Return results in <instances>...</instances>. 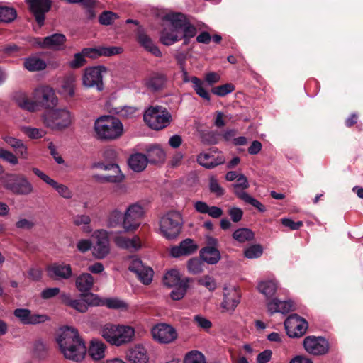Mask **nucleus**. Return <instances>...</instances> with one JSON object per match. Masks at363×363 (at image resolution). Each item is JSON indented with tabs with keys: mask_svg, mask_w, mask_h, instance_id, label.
I'll return each mask as SVG.
<instances>
[{
	"mask_svg": "<svg viewBox=\"0 0 363 363\" xmlns=\"http://www.w3.org/2000/svg\"><path fill=\"white\" fill-rule=\"evenodd\" d=\"M56 341L66 359L79 362L84 359L87 349L76 328L68 326L60 328Z\"/></svg>",
	"mask_w": 363,
	"mask_h": 363,
	"instance_id": "1",
	"label": "nucleus"
},
{
	"mask_svg": "<svg viewBox=\"0 0 363 363\" xmlns=\"http://www.w3.org/2000/svg\"><path fill=\"white\" fill-rule=\"evenodd\" d=\"M257 289L265 297L267 311L270 314L287 313L294 310V305L291 301H281L273 298L278 289V283L275 279H262L258 281Z\"/></svg>",
	"mask_w": 363,
	"mask_h": 363,
	"instance_id": "2",
	"label": "nucleus"
},
{
	"mask_svg": "<svg viewBox=\"0 0 363 363\" xmlns=\"http://www.w3.org/2000/svg\"><path fill=\"white\" fill-rule=\"evenodd\" d=\"M99 333L110 345L119 347L133 342L135 331L130 325L106 323L100 326Z\"/></svg>",
	"mask_w": 363,
	"mask_h": 363,
	"instance_id": "3",
	"label": "nucleus"
},
{
	"mask_svg": "<svg viewBox=\"0 0 363 363\" xmlns=\"http://www.w3.org/2000/svg\"><path fill=\"white\" fill-rule=\"evenodd\" d=\"M74 113L67 108H52L45 111L41 116L45 127L59 132L69 128L74 123Z\"/></svg>",
	"mask_w": 363,
	"mask_h": 363,
	"instance_id": "4",
	"label": "nucleus"
},
{
	"mask_svg": "<svg viewBox=\"0 0 363 363\" xmlns=\"http://www.w3.org/2000/svg\"><path fill=\"white\" fill-rule=\"evenodd\" d=\"M94 133L99 140H114L123 134V125L118 118L102 116L95 120Z\"/></svg>",
	"mask_w": 363,
	"mask_h": 363,
	"instance_id": "5",
	"label": "nucleus"
},
{
	"mask_svg": "<svg viewBox=\"0 0 363 363\" xmlns=\"http://www.w3.org/2000/svg\"><path fill=\"white\" fill-rule=\"evenodd\" d=\"M0 186L16 195L28 196L34 192V187L28 178L20 174H6L0 177Z\"/></svg>",
	"mask_w": 363,
	"mask_h": 363,
	"instance_id": "6",
	"label": "nucleus"
},
{
	"mask_svg": "<svg viewBox=\"0 0 363 363\" xmlns=\"http://www.w3.org/2000/svg\"><path fill=\"white\" fill-rule=\"evenodd\" d=\"M123 52V48L118 46L99 47L98 48H84L80 52L74 55L73 59L69 62L72 69H79L86 63V57L96 58L99 56H113Z\"/></svg>",
	"mask_w": 363,
	"mask_h": 363,
	"instance_id": "7",
	"label": "nucleus"
},
{
	"mask_svg": "<svg viewBox=\"0 0 363 363\" xmlns=\"http://www.w3.org/2000/svg\"><path fill=\"white\" fill-rule=\"evenodd\" d=\"M145 214V206L141 202H135L127 206L123 212V230L125 233L136 231Z\"/></svg>",
	"mask_w": 363,
	"mask_h": 363,
	"instance_id": "8",
	"label": "nucleus"
},
{
	"mask_svg": "<svg viewBox=\"0 0 363 363\" xmlns=\"http://www.w3.org/2000/svg\"><path fill=\"white\" fill-rule=\"evenodd\" d=\"M144 121L152 129L162 130L172 121V115L167 108L162 106H152L147 108L143 116Z\"/></svg>",
	"mask_w": 363,
	"mask_h": 363,
	"instance_id": "9",
	"label": "nucleus"
},
{
	"mask_svg": "<svg viewBox=\"0 0 363 363\" xmlns=\"http://www.w3.org/2000/svg\"><path fill=\"white\" fill-rule=\"evenodd\" d=\"M182 225L181 214L177 211H170L161 218L160 230L165 238L172 240L179 235Z\"/></svg>",
	"mask_w": 363,
	"mask_h": 363,
	"instance_id": "10",
	"label": "nucleus"
},
{
	"mask_svg": "<svg viewBox=\"0 0 363 363\" xmlns=\"http://www.w3.org/2000/svg\"><path fill=\"white\" fill-rule=\"evenodd\" d=\"M106 72V67L102 65L86 67L82 77V85L86 88H96L99 91H102L103 74Z\"/></svg>",
	"mask_w": 363,
	"mask_h": 363,
	"instance_id": "11",
	"label": "nucleus"
},
{
	"mask_svg": "<svg viewBox=\"0 0 363 363\" xmlns=\"http://www.w3.org/2000/svg\"><path fill=\"white\" fill-rule=\"evenodd\" d=\"M108 235V232L104 229L96 230L94 232L92 237L95 242L92 246V255L95 258L102 259L109 254Z\"/></svg>",
	"mask_w": 363,
	"mask_h": 363,
	"instance_id": "12",
	"label": "nucleus"
},
{
	"mask_svg": "<svg viewBox=\"0 0 363 363\" xmlns=\"http://www.w3.org/2000/svg\"><path fill=\"white\" fill-rule=\"evenodd\" d=\"M128 269L133 272L144 284H149L153 277V270L145 265L138 257L133 256L128 259Z\"/></svg>",
	"mask_w": 363,
	"mask_h": 363,
	"instance_id": "13",
	"label": "nucleus"
},
{
	"mask_svg": "<svg viewBox=\"0 0 363 363\" xmlns=\"http://www.w3.org/2000/svg\"><path fill=\"white\" fill-rule=\"evenodd\" d=\"M35 104H38L45 108H50L57 105L58 100L55 92L49 86H40L33 93Z\"/></svg>",
	"mask_w": 363,
	"mask_h": 363,
	"instance_id": "14",
	"label": "nucleus"
},
{
	"mask_svg": "<svg viewBox=\"0 0 363 363\" xmlns=\"http://www.w3.org/2000/svg\"><path fill=\"white\" fill-rule=\"evenodd\" d=\"M284 326L290 337H299L306 332L308 323L298 315L292 314L285 320Z\"/></svg>",
	"mask_w": 363,
	"mask_h": 363,
	"instance_id": "15",
	"label": "nucleus"
},
{
	"mask_svg": "<svg viewBox=\"0 0 363 363\" xmlns=\"http://www.w3.org/2000/svg\"><path fill=\"white\" fill-rule=\"evenodd\" d=\"M153 339L163 344H168L174 341L177 337L176 330L171 325L165 323H160L151 330Z\"/></svg>",
	"mask_w": 363,
	"mask_h": 363,
	"instance_id": "16",
	"label": "nucleus"
},
{
	"mask_svg": "<svg viewBox=\"0 0 363 363\" xmlns=\"http://www.w3.org/2000/svg\"><path fill=\"white\" fill-rule=\"evenodd\" d=\"M206 246L200 251L201 258L209 264L218 263L221 257L219 250L217 249V239L212 236L206 235Z\"/></svg>",
	"mask_w": 363,
	"mask_h": 363,
	"instance_id": "17",
	"label": "nucleus"
},
{
	"mask_svg": "<svg viewBox=\"0 0 363 363\" xmlns=\"http://www.w3.org/2000/svg\"><path fill=\"white\" fill-rule=\"evenodd\" d=\"M174 17V13L166 16V19L169 22V25L163 29L160 35L161 43L167 46L182 39L179 28H177L173 21Z\"/></svg>",
	"mask_w": 363,
	"mask_h": 363,
	"instance_id": "18",
	"label": "nucleus"
},
{
	"mask_svg": "<svg viewBox=\"0 0 363 363\" xmlns=\"http://www.w3.org/2000/svg\"><path fill=\"white\" fill-rule=\"evenodd\" d=\"M306 351L313 355H323L329 350L328 342L323 337L308 336L304 339Z\"/></svg>",
	"mask_w": 363,
	"mask_h": 363,
	"instance_id": "19",
	"label": "nucleus"
},
{
	"mask_svg": "<svg viewBox=\"0 0 363 363\" xmlns=\"http://www.w3.org/2000/svg\"><path fill=\"white\" fill-rule=\"evenodd\" d=\"M173 21L177 28H179V33L182 38L185 40V43H188L189 39L194 37L196 34V29L187 19L186 16L182 13H174Z\"/></svg>",
	"mask_w": 363,
	"mask_h": 363,
	"instance_id": "20",
	"label": "nucleus"
},
{
	"mask_svg": "<svg viewBox=\"0 0 363 363\" xmlns=\"http://www.w3.org/2000/svg\"><path fill=\"white\" fill-rule=\"evenodd\" d=\"M240 300V294L235 286H225L223 289V300L221 307L223 311L233 312Z\"/></svg>",
	"mask_w": 363,
	"mask_h": 363,
	"instance_id": "21",
	"label": "nucleus"
},
{
	"mask_svg": "<svg viewBox=\"0 0 363 363\" xmlns=\"http://www.w3.org/2000/svg\"><path fill=\"white\" fill-rule=\"evenodd\" d=\"M30 11L34 15L40 26L43 25L45 14L50 10L51 2L50 0H26Z\"/></svg>",
	"mask_w": 363,
	"mask_h": 363,
	"instance_id": "22",
	"label": "nucleus"
},
{
	"mask_svg": "<svg viewBox=\"0 0 363 363\" xmlns=\"http://www.w3.org/2000/svg\"><path fill=\"white\" fill-rule=\"evenodd\" d=\"M13 314L24 325H35L48 320L47 315L32 313L30 310L26 308H17L13 311Z\"/></svg>",
	"mask_w": 363,
	"mask_h": 363,
	"instance_id": "23",
	"label": "nucleus"
},
{
	"mask_svg": "<svg viewBox=\"0 0 363 363\" xmlns=\"http://www.w3.org/2000/svg\"><path fill=\"white\" fill-rule=\"evenodd\" d=\"M113 241L118 247L131 251H137L141 247L140 240L138 236L129 238L123 235L121 232L113 234Z\"/></svg>",
	"mask_w": 363,
	"mask_h": 363,
	"instance_id": "24",
	"label": "nucleus"
},
{
	"mask_svg": "<svg viewBox=\"0 0 363 363\" xmlns=\"http://www.w3.org/2000/svg\"><path fill=\"white\" fill-rule=\"evenodd\" d=\"M48 277L55 279H67L72 275V270L69 264H52L47 267Z\"/></svg>",
	"mask_w": 363,
	"mask_h": 363,
	"instance_id": "25",
	"label": "nucleus"
},
{
	"mask_svg": "<svg viewBox=\"0 0 363 363\" xmlns=\"http://www.w3.org/2000/svg\"><path fill=\"white\" fill-rule=\"evenodd\" d=\"M199 164L206 168H213L216 166L223 164L225 157L220 153H201L198 157Z\"/></svg>",
	"mask_w": 363,
	"mask_h": 363,
	"instance_id": "26",
	"label": "nucleus"
},
{
	"mask_svg": "<svg viewBox=\"0 0 363 363\" xmlns=\"http://www.w3.org/2000/svg\"><path fill=\"white\" fill-rule=\"evenodd\" d=\"M101 301L99 298L94 294H89L84 296L83 299L72 300L69 306L80 313H84L88 309V306L100 305Z\"/></svg>",
	"mask_w": 363,
	"mask_h": 363,
	"instance_id": "27",
	"label": "nucleus"
},
{
	"mask_svg": "<svg viewBox=\"0 0 363 363\" xmlns=\"http://www.w3.org/2000/svg\"><path fill=\"white\" fill-rule=\"evenodd\" d=\"M127 358L132 363H147L149 356L147 350L142 345H135L127 352Z\"/></svg>",
	"mask_w": 363,
	"mask_h": 363,
	"instance_id": "28",
	"label": "nucleus"
},
{
	"mask_svg": "<svg viewBox=\"0 0 363 363\" xmlns=\"http://www.w3.org/2000/svg\"><path fill=\"white\" fill-rule=\"evenodd\" d=\"M197 250V246L191 239H186L179 246L171 248L170 254L174 257H179L182 255H189Z\"/></svg>",
	"mask_w": 363,
	"mask_h": 363,
	"instance_id": "29",
	"label": "nucleus"
},
{
	"mask_svg": "<svg viewBox=\"0 0 363 363\" xmlns=\"http://www.w3.org/2000/svg\"><path fill=\"white\" fill-rule=\"evenodd\" d=\"M145 150L148 162L156 164L162 163L165 161L166 153L160 145H151Z\"/></svg>",
	"mask_w": 363,
	"mask_h": 363,
	"instance_id": "30",
	"label": "nucleus"
},
{
	"mask_svg": "<svg viewBox=\"0 0 363 363\" xmlns=\"http://www.w3.org/2000/svg\"><path fill=\"white\" fill-rule=\"evenodd\" d=\"M128 162L130 168L133 171L140 172L147 167L148 159L146 155L137 152L130 156Z\"/></svg>",
	"mask_w": 363,
	"mask_h": 363,
	"instance_id": "31",
	"label": "nucleus"
},
{
	"mask_svg": "<svg viewBox=\"0 0 363 363\" xmlns=\"http://www.w3.org/2000/svg\"><path fill=\"white\" fill-rule=\"evenodd\" d=\"M106 345L100 340L93 339L90 341L88 353L94 360H100L105 357Z\"/></svg>",
	"mask_w": 363,
	"mask_h": 363,
	"instance_id": "32",
	"label": "nucleus"
},
{
	"mask_svg": "<svg viewBox=\"0 0 363 363\" xmlns=\"http://www.w3.org/2000/svg\"><path fill=\"white\" fill-rule=\"evenodd\" d=\"M13 99L21 108L33 112L36 110L35 102L30 100L26 92L16 91L13 95Z\"/></svg>",
	"mask_w": 363,
	"mask_h": 363,
	"instance_id": "33",
	"label": "nucleus"
},
{
	"mask_svg": "<svg viewBox=\"0 0 363 363\" xmlns=\"http://www.w3.org/2000/svg\"><path fill=\"white\" fill-rule=\"evenodd\" d=\"M138 41L145 50L150 52L155 57H162V52L159 48L154 43L152 40L144 33H139L138 35Z\"/></svg>",
	"mask_w": 363,
	"mask_h": 363,
	"instance_id": "34",
	"label": "nucleus"
},
{
	"mask_svg": "<svg viewBox=\"0 0 363 363\" xmlns=\"http://www.w3.org/2000/svg\"><path fill=\"white\" fill-rule=\"evenodd\" d=\"M77 77L74 74L65 76L61 82L60 92L68 97H72L75 93Z\"/></svg>",
	"mask_w": 363,
	"mask_h": 363,
	"instance_id": "35",
	"label": "nucleus"
},
{
	"mask_svg": "<svg viewBox=\"0 0 363 363\" xmlns=\"http://www.w3.org/2000/svg\"><path fill=\"white\" fill-rule=\"evenodd\" d=\"M105 222L108 228H116L120 226L123 228V213L118 208H113L108 213Z\"/></svg>",
	"mask_w": 363,
	"mask_h": 363,
	"instance_id": "36",
	"label": "nucleus"
},
{
	"mask_svg": "<svg viewBox=\"0 0 363 363\" xmlns=\"http://www.w3.org/2000/svg\"><path fill=\"white\" fill-rule=\"evenodd\" d=\"M196 211L200 213H206L213 218H218L223 215V210L217 206H209L206 202L196 201L194 203Z\"/></svg>",
	"mask_w": 363,
	"mask_h": 363,
	"instance_id": "37",
	"label": "nucleus"
},
{
	"mask_svg": "<svg viewBox=\"0 0 363 363\" xmlns=\"http://www.w3.org/2000/svg\"><path fill=\"white\" fill-rule=\"evenodd\" d=\"M65 41V35L63 34L55 33L45 37V48L46 49L60 50L63 48Z\"/></svg>",
	"mask_w": 363,
	"mask_h": 363,
	"instance_id": "38",
	"label": "nucleus"
},
{
	"mask_svg": "<svg viewBox=\"0 0 363 363\" xmlns=\"http://www.w3.org/2000/svg\"><path fill=\"white\" fill-rule=\"evenodd\" d=\"M75 284L80 292L89 291L94 285V277L89 273H83L77 277Z\"/></svg>",
	"mask_w": 363,
	"mask_h": 363,
	"instance_id": "39",
	"label": "nucleus"
},
{
	"mask_svg": "<svg viewBox=\"0 0 363 363\" xmlns=\"http://www.w3.org/2000/svg\"><path fill=\"white\" fill-rule=\"evenodd\" d=\"M24 67L29 72H38L46 68L45 62L37 56H30L24 60Z\"/></svg>",
	"mask_w": 363,
	"mask_h": 363,
	"instance_id": "40",
	"label": "nucleus"
},
{
	"mask_svg": "<svg viewBox=\"0 0 363 363\" xmlns=\"http://www.w3.org/2000/svg\"><path fill=\"white\" fill-rule=\"evenodd\" d=\"M183 281H188L187 279H182L179 272L177 269H171L168 271L164 276V284L168 287H174L180 284Z\"/></svg>",
	"mask_w": 363,
	"mask_h": 363,
	"instance_id": "41",
	"label": "nucleus"
},
{
	"mask_svg": "<svg viewBox=\"0 0 363 363\" xmlns=\"http://www.w3.org/2000/svg\"><path fill=\"white\" fill-rule=\"evenodd\" d=\"M192 87L198 96L204 100L210 101L211 96L209 92L205 88L204 82L196 77H193Z\"/></svg>",
	"mask_w": 363,
	"mask_h": 363,
	"instance_id": "42",
	"label": "nucleus"
},
{
	"mask_svg": "<svg viewBox=\"0 0 363 363\" xmlns=\"http://www.w3.org/2000/svg\"><path fill=\"white\" fill-rule=\"evenodd\" d=\"M72 223L75 226H83V231L85 233H91L92 228L90 227L91 218L86 214H77L72 218Z\"/></svg>",
	"mask_w": 363,
	"mask_h": 363,
	"instance_id": "43",
	"label": "nucleus"
},
{
	"mask_svg": "<svg viewBox=\"0 0 363 363\" xmlns=\"http://www.w3.org/2000/svg\"><path fill=\"white\" fill-rule=\"evenodd\" d=\"M17 17V12L13 7L0 6V23L13 22Z\"/></svg>",
	"mask_w": 363,
	"mask_h": 363,
	"instance_id": "44",
	"label": "nucleus"
},
{
	"mask_svg": "<svg viewBox=\"0 0 363 363\" xmlns=\"http://www.w3.org/2000/svg\"><path fill=\"white\" fill-rule=\"evenodd\" d=\"M48 185L52 186L57 192L59 196L65 199H70L73 196L72 191L67 186L58 183L53 179L50 182Z\"/></svg>",
	"mask_w": 363,
	"mask_h": 363,
	"instance_id": "45",
	"label": "nucleus"
},
{
	"mask_svg": "<svg viewBox=\"0 0 363 363\" xmlns=\"http://www.w3.org/2000/svg\"><path fill=\"white\" fill-rule=\"evenodd\" d=\"M20 130L32 140L40 139L46 135V131L44 129L31 126H21Z\"/></svg>",
	"mask_w": 363,
	"mask_h": 363,
	"instance_id": "46",
	"label": "nucleus"
},
{
	"mask_svg": "<svg viewBox=\"0 0 363 363\" xmlns=\"http://www.w3.org/2000/svg\"><path fill=\"white\" fill-rule=\"evenodd\" d=\"M236 195L245 202L250 203L254 207L257 208L260 212H264L266 211L264 205H262L258 200L254 199L245 191H236Z\"/></svg>",
	"mask_w": 363,
	"mask_h": 363,
	"instance_id": "47",
	"label": "nucleus"
},
{
	"mask_svg": "<svg viewBox=\"0 0 363 363\" xmlns=\"http://www.w3.org/2000/svg\"><path fill=\"white\" fill-rule=\"evenodd\" d=\"M166 79L162 74H155L146 82L148 88L157 91L161 89L165 84Z\"/></svg>",
	"mask_w": 363,
	"mask_h": 363,
	"instance_id": "48",
	"label": "nucleus"
},
{
	"mask_svg": "<svg viewBox=\"0 0 363 363\" xmlns=\"http://www.w3.org/2000/svg\"><path fill=\"white\" fill-rule=\"evenodd\" d=\"M184 363H206V358L201 352L191 350L185 354Z\"/></svg>",
	"mask_w": 363,
	"mask_h": 363,
	"instance_id": "49",
	"label": "nucleus"
},
{
	"mask_svg": "<svg viewBox=\"0 0 363 363\" xmlns=\"http://www.w3.org/2000/svg\"><path fill=\"white\" fill-rule=\"evenodd\" d=\"M233 238L240 242H245L252 240L254 238V233L250 229L240 228L233 233Z\"/></svg>",
	"mask_w": 363,
	"mask_h": 363,
	"instance_id": "50",
	"label": "nucleus"
},
{
	"mask_svg": "<svg viewBox=\"0 0 363 363\" xmlns=\"http://www.w3.org/2000/svg\"><path fill=\"white\" fill-rule=\"evenodd\" d=\"M203 259L197 257L192 258L187 263L189 272L193 274H200L203 272L205 264Z\"/></svg>",
	"mask_w": 363,
	"mask_h": 363,
	"instance_id": "51",
	"label": "nucleus"
},
{
	"mask_svg": "<svg viewBox=\"0 0 363 363\" xmlns=\"http://www.w3.org/2000/svg\"><path fill=\"white\" fill-rule=\"evenodd\" d=\"M174 289L171 292V297L173 300H181L185 295L188 288V281H183L180 284L174 286Z\"/></svg>",
	"mask_w": 363,
	"mask_h": 363,
	"instance_id": "52",
	"label": "nucleus"
},
{
	"mask_svg": "<svg viewBox=\"0 0 363 363\" xmlns=\"http://www.w3.org/2000/svg\"><path fill=\"white\" fill-rule=\"evenodd\" d=\"M263 253V249L259 245H253L245 250V256L248 259H256Z\"/></svg>",
	"mask_w": 363,
	"mask_h": 363,
	"instance_id": "53",
	"label": "nucleus"
},
{
	"mask_svg": "<svg viewBox=\"0 0 363 363\" xmlns=\"http://www.w3.org/2000/svg\"><path fill=\"white\" fill-rule=\"evenodd\" d=\"M208 186L210 191L216 196H221L225 193L224 189L220 186L215 177H210Z\"/></svg>",
	"mask_w": 363,
	"mask_h": 363,
	"instance_id": "54",
	"label": "nucleus"
},
{
	"mask_svg": "<svg viewBox=\"0 0 363 363\" xmlns=\"http://www.w3.org/2000/svg\"><path fill=\"white\" fill-rule=\"evenodd\" d=\"M22 50L23 48L14 43H11L4 46L1 51L7 57H16L21 55Z\"/></svg>",
	"mask_w": 363,
	"mask_h": 363,
	"instance_id": "55",
	"label": "nucleus"
},
{
	"mask_svg": "<svg viewBox=\"0 0 363 363\" xmlns=\"http://www.w3.org/2000/svg\"><path fill=\"white\" fill-rule=\"evenodd\" d=\"M235 86L232 84H225L216 86L212 89V93L219 96H225V95L233 92Z\"/></svg>",
	"mask_w": 363,
	"mask_h": 363,
	"instance_id": "56",
	"label": "nucleus"
},
{
	"mask_svg": "<svg viewBox=\"0 0 363 363\" xmlns=\"http://www.w3.org/2000/svg\"><path fill=\"white\" fill-rule=\"evenodd\" d=\"M194 323L201 329L208 331L212 327V323L201 315H196L193 318Z\"/></svg>",
	"mask_w": 363,
	"mask_h": 363,
	"instance_id": "57",
	"label": "nucleus"
},
{
	"mask_svg": "<svg viewBox=\"0 0 363 363\" xmlns=\"http://www.w3.org/2000/svg\"><path fill=\"white\" fill-rule=\"evenodd\" d=\"M118 15L112 11H104L99 18V21L101 25H111L116 19Z\"/></svg>",
	"mask_w": 363,
	"mask_h": 363,
	"instance_id": "58",
	"label": "nucleus"
},
{
	"mask_svg": "<svg viewBox=\"0 0 363 363\" xmlns=\"http://www.w3.org/2000/svg\"><path fill=\"white\" fill-rule=\"evenodd\" d=\"M197 281L199 284L205 286L210 291H213L217 287L214 278L209 275H205L199 278Z\"/></svg>",
	"mask_w": 363,
	"mask_h": 363,
	"instance_id": "59",
	"label": "nucleus"
},
{
	"mask_svg": "<svg viewBox=\"0 0 363 363\" xmlns=\"http://www.w3.org/2000/svg\"><path fill=\"white\" fill-rule=\"evenodd\" d=\"M0 158L12 165H16L18 163V159L17 156H16L11 152L3 148H0Z\"/></svg>",
	"mask_w": 363,
	"mask_h": 363,
	"instance_id": "60",
	"label": "nucleus"
},
{
	"mask_svg": "<svg viewBox=\"0 0 363 363\" xmlns=\"http://www.w3.org/2000/svg\"><path fill=\"white\" fill-rule=\"evenodd\" d=\"M233 186L235 189V194H236V191H244L245 189H247L249 187V183L247 177L244 174H240Z\"/></svg>",
	"mask_w": 363,
	"mask_h": 363,
	"instance_id": "61",
	"label": "nucleus"
},
{
	"mask_svg": "<svg viewBox=\"0 0 363 363\" xmlns=\"http://www.w3.org/2000/svg\"><path fill=\"white\" fill-rule=\"evenodd\" d=\"M114 175H104L101 177H99L98 179L101 182H110V183H119L121 182L123 179L124 176L121 173V172H114Z\"/></svg>",
	"mask_w": 363,
	"mask_h": 363,
	"instance_id": "62",
	"label": "nucleus"
},
{
	"mask_svg": "<svg viewBox=\"0 0 363 363\" xmlns=\"http://www.w3.org/2000/svg\"><path fill=\"white\" fill-rule=\"evenodd\" d=\"M93 243L89 239H81L76 245L77 249L82 252L85 253L89 250H92Z\"/></svg>",
	"mask_w": 363,
	"mask_h": 363,
	"instance_id": "63",
	"label": "nucleus"
},
{
	"mask_svg": "<svg viewBox=\"0 0 363 363\" xmlns=\"http://www.w3.org/2000/svg\"><path fill=\"white\" fill-rule=\"evenodd\" d=\"M105 305L109 308H126V304L118 298H108L105 301Z\"/></svg>",
	"mask_w": 363,
	"mask_h": 363,
	"instance_id": "64",
	"label": "nucleus"
}]
</instances>
